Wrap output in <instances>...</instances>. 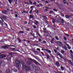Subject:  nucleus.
<instances>
[{
	"label": "nucleus",
	"mask_w": 73,
	"mask_h": 73,
	"mask_svg": "<svg viewBox=\"0 0 73 73\" xmlns=\"http://www.w3.org/2000/svg\"><path fill=\"white\" fill-rule=\"evenodd\" d=\"M25 4H29V3H28V2H25Z\"/></svg>",
	"instance_id": "obj_35"
},
{
	"label": "nucleus",
	"mask_w": 73,
	"mask_h": 73,
	"mask_svg": "<svg viewBox=\"0 0 73 73\" xmlns=\"http://www.w3.org/2000/svg\"><path fill=\"white\" fill-rule=\"evenodd\" d=\"M44 50H46V52H48L49 50L48 49H44Z\"/></svg>",
	"instance_id": "obj_34"
},
{
	"label": "nucleus",
	"mask_w": 73,
	"mask_h": 73,
	"mask_svg": "<svg viewBox=\"0 0 73 73\" xmlns=\"http://www.w3.org/2000/svg\"><path fill=\"white\" fill-rule=\"evenodd\" d=\"M11 53H12V54H16V53H15L14 52H10Z\"/></svg>",
	"instance_id": "obj_53"
},
{
	"label": "nucleus",
	"mask_w": 73,
	"mask_h": 73,
	"mask_svg": "<svg viewBox=\"0 0 73 73\" xmlns=\"http://www.w3.org/2000/svg\"><path fill=\"white\" fill-rule=\"evenodd\" d=\"M39 42H40L41 41V39L40 38H39Z\"/></svg>",
	"instance_id": "obj_47"
},
{
	"label": "nucleus",
	"mask_w": 73,
	"mask_h": 73,
	"mask_svg": "<svg viewBox=\"0 0 73 73\" xmlns=\"http://www.w3.org/2000/svg\"><path fill=\"white\" fill-rule=\"evenodd\" d=\"M35 53H36V54H38V52L36 51H35V52H34Z\"/></svg>",
	"instance_id": "obj_41"
},
{
	"label": "nucleus",
	"mask_w": 73,
	"mask_h": 73,
	"mask_svg": "<svg viewBox=\"0 0 73 73\" xmlns=\"http://www.w3.org/2000/svg\"><path fill=\"white\" fill-rule=\"evenodd\" d=\"M32 66H33V68H35V67H36V65H35V64H33L32 65Z\"/></svg>",
	"instance_id": "obj_30"
},
{
	"label": "nucleus",
	"mask_w": 73,
	"mask_h": 73,
	"mask_svg": "<svg viewBox=\"0 0 73 73\" xmlns=\"http://www.w3.org/2000/svg\"><path fill=\"white\" fill-rule=\"evenodd\" d=\"M29 60V61H33V62H34L35 64H38V65H41L38 62H37L36 60H34V59H32V58H30L28 59Z\"/></svg>",
	"instance_id": "obj_3"
},
{
	"label": "nucleus",
	"mask_w": 73,
	"mask_h": 73,
	"mask_svg": "<svg viewBox=\"0 0 73 73\" xmlns=\"http://www.w3.org/2000/svg\"><path fill=\"white\" fill-rule=\"evenodd\" d=\"M35 12L36 13H38V11L37 10H35Z\"/></svg>",
	"instance_id": "obj_29"
},
{
	"label": "nucleus",
	"mask_w": 73,
	"mask_h": 73,
	"mask_svg": "<svg viewBox=\"0 0 73 73\" xmlns=\"http://www.w3.org/2000/svg\"><path fill=\"white\" fill-rule=\"evenodd\" d=\"M52 23H53V24H54V21H55L53 19V20H52Z\"/></svg>",
	"instance_id": "obj_44"
},
{
	"label": "nucleus",
	"mask_w": 73,
	"mask_h": 73,
	"mask_svg": "<svg viewBox=\"0 0 73 73\" xmlns=\"http://www.w3.org/2000/svg\"><path fill=\"white\" fill-rule=\"evenodd\" d=\"M69 64H71V65L72 66H73V63L72 62H71V61H70L69 62Z\"/></svg>",
	"instance_id": "obj_13"
},
{
	"label": "nucleus",
	"mask_w": 73,
	"mask_h": 73,
	"mask_svg": "<svg viewBox=\"0 0 73 73\" xmlns=\"http://www.w3.org/2000/svg\"><path fill=\"white\" fill-rule=\"evenodd\" d=\"M59 56L61 58H62V59H64V57H63L62 56V55H60Z\"/></svg>",
	"instance_id": "obj_19"
},
{
	"label": "nucleus",
	"mask_w": 73,
	"mask_h": 73,
	"mask_svg": "<svg viewBox=\"0 0 73 73\" xmlns=\"http://www.w3.org/2000/svg\"><path fill=\"white\" fill-rule=\"evenodd\" d=\"M0 19H1L2 21V22H0V23H1V25H4V23H3H3H4V21H3V19L1 17Z\"/></svg>",
	"instance_id": "obj_9"
},
{
	"label": "nucleus",
	"mask_w": 73,
	"mask_h": 73,
	"mask_svg": "<svg viewBox=\"0 0 73 73\" xmlns=\"http://www.w3.org/2000/svg\"><path fill=\"white\" fill-rule=\"evenodd\" d=\"M17 39H18V40L19 41V42H21V40L18 37L17 38Z\"/></svg>",
	"instance_id": "obj_26"
},
{
	"label": "nucleus",
	"mask_w": 73,
	"mask_h": 73,
	"mask_svg": "<svg viewBox=\"0 0 73 73\" xmlns=\"http://www.w3.org/2000/svg\"><path fill=\"white\" fill-rule=\"evenodd\" d=\"M53 10L55 12H57L58 11V10L57 9H53Z\"/></svg>",
	"instance_id": "obj_27"
},
{
	"label": "nucleus",
	"mask_w": 73,
	"mask_h": 73,
	"mask_svg": "<svg viewBox=\"0 0 73 73\" xmlns=\"http://www.w3.org/2000/svg\"><path fill=\"white\" fill-rule=\"evenodd\" d=\"M18 15L17 14H15L16 17H17Z\"/></svg>",
	"instance_id": "obj_55"
},
{
	"label": "nucleus",
	"mask_w": 73,
	"mask_h": 73,
	"mask_svg": "<svg viewBox=\"0 0 73 73\" xmlns=\"http://www.w3.org/2000/svg\"><path fill=\"white\" fill-rule=\"evenodd\" d=\"M42 17H43L44 19H46V20H47L48 19V18H47L46 17L43 16Z\"/></svg>",
	"instance_id": "obj_20"
},
{
	"label": "nucleus",
	"mask_w": 73,
	"mask_h": 73,
	"mask_svg": "<svg viewBox=\"0 0 73 73\" xmlns=\"http://www.w3.org/2000/svg\"><path fill=\"white\" fill-rule=\"evenodd\" d=\"M33 27L34 28V29H36V25H33Z\"/></svg>",
	"instance_id": "obj_25"
},
{
	"label": "nucleus",
	"mask_w": 73,
	"mask_h": 73,
	"mask_svg": "<svg viewBox=\"0 0 73 73\" xmlns=\"http://www.w3.org/2000/svg\"><path fill=\"white\" fill-rule=\"evenodd\" d=\"M54 51L55 52V53H57V50H54Z\"/></svg>",
	"instance_id": "obj_48"
},
{
	"label": "nucleus",
	"mask_w": 73,
	"mask_h": 73,
	"mask_svg": "<svg viewBox=\"0 0 73 73\" xmlns=\"http://www.w3.org/2000/svg\"><path fill=\"white\" fill-rule=\"evenodd\" d=\"M60 41H57L56 42H55V43H56V44H57V45H59V42Z\"/></svg>",
	"instance_id": "obj_16"
},
{
	"label": "nucleus",
	"mask_w": 73,
	"mask_h": 73,
	"mask_svg": "<svg viewBox=\"0 0 73 73\" xmlns=\"http://www.w3.org/2000/svg\"><path fill=\"white\" fill-rule=\"evenodd\" d=\"M68 48L69 49H71V47H68Z\"/></svg>",
	"instance_id": "obj_56"
},
{
	"label": "nucleus",
	"mask_w": 73,
	"mask_h": 73,
	"mask_svg": "<svg viewBox=\"0 0 73 73\" xmlns=\"http://www.w3.org/2000/svg\"><path fill=\"white\" fill-rule=\"evenodd\" d=\"M46 8H47V9H49V7H46Z\"/></svg>",
	"instance_id": "obj_61"
},
{
	"label": "nucleus",
	"mask_w": 73,
	"mask_h": 73,
	"mask_svg": "<svg viewBox=\"0 0 73 73\" xmlns=\"http://www.w3.org/2000/svg\"><path fill=\"white\" fill-rule=\"evenodd\" d=\"M1 17L3 16V17H2V18L3 19H4V20H6L7 19V16H5L4 15H1Z\"/></svg>",
	"instance_id": "obj_7"
},
{
	"label": "nucleus",
	"mask_w": 73,
	"mask_h": 73,
	"mask_svg": "<svg viewBox=\"0 0 73 73\" xmlns=\"http://www.w3.org/2000/svg\"><path fill=\"white\" fill-rule=\"evenodd\" d=\"M24 31H19V33H24Z\"/></svg>",
	"instance_id": "obj_18"
},
{
	"label": "nucleus",
	"mask_w": 73,
	"mask_h": 73,
	"mask_svg": "<svg viewBox=\"0 0 73 73\" xmlns=\"http://www.w3.org/2000/svg\"><path fill=\"white\" fill-rule=\"evenodd\" d=\"M15 62L16 63V66H17L18 68V69L19 70H20V66L19 65H20V62L18 60H15Z\"/></svg>",
	"instance_id": "obj_2"
},
{
	"label": "nucleus",
	"mask_w": 73,
	"mask_h": 73,
	"mask_svg": "<svg viewBox=\"0 0 73 73\" xmlns=\"http://www.w3.org/2000/svg\"><path fill=\"white\" fill-rule=\"evenodd\" d=\"M54 38H53L50 41V42L51 44H53V42H54Z\"/></svg>",
	"instance_id": "obj_10"
},
{
	"label": "nucleus",
	"mask_w": 73,
	"mask_h": 73,
	"mask_svg": "<svg viewBox=\"0 0 73 73\" xmlns=\"http://www.w3.org/2000/svg\"><path fill=\"white\" fill-rule=\"evenodd\" d=\"M43 43H44V44H46V41H45V40H43Z\"/></svg>",
	"instance_id": "obj_37"
},
{
	"label": "nucleus",
	"mask_w": 73,
	"mask_h": 73,
	"mask_svg": "<svg viewBox=\"0 0 73 73\" xmlns=\"http://www.w3.org/2000/svg\"><path fill=\"white\" fill-rule=\"evenodd\" d=\"M67 46H68V47L70 46L69 45V44H67Z\"/></svg>",
	"instance_id": "obj_64"
},
{
	"label": "nucleus",
	"mask_w": 73,
	"mask_h": 73,
	"mask_svg": "<svg viewBox=\"0 0 73 73\" xmlns=\"http://www.w3.org/2000/svg\"><path fill=\"white\" fill-rule=\"evenodd\" d=\"M30 18H31V19L33 18V16H32V15H30Z\"/></svg>",
	"instance_id": "obj_32"
},
{
	"label": "nucleus",
	"mask_w": 73,
	"mask_h": 73,
	"mask_svg": "<svg viewBox=\"0 0 73 73\" xmlns=\"http://www.w3.org/2000/svg\"><path fill=\"white\" fill-rule=\"evenodd\" d=\"M45 11H47V12H48V11H49V10H48V9H46L45 10Z\"/></svg>",
	"instance_id": "obj_57"
},
{
	"label": "nucleus",
	"mask_w": 73,
	"mask_h": 73,
	"mask_svg": "<svg viewBox=\"0 0 73 73\" xmlns=\"http://www.w3.org/2000/svg\"><path fill=\"white\" fill-rule=\"evenodd\" d=\"M55 38H56V39L57 40H58L59 39L58 38H57V36L55 37Z\"/></svg>",
	"instance_id": "obj_33"
},
{
	"label": "nucleus",
	"mask_w": 73,
	"mask_h": 73,
	"mask_svg": "<svg viewBox=\"0 0 73 73\" xmlns=\"http://www.w3.org/2000/svg\"><path fill=\"white\" fill-rule=\"evenodd\" d=\"M62 45V42H61L59 41V45Z\"/></svg>",
	"instance_id": "obj_22"
},
{
	"label": "nucleus",
	"mask_w": 73,
	"mask_h": 73,
	"mask_svg": "<svg viewBox=\"0 0 73 73\" xmlns=\"http://www.w3.org/2000/svg\"><path fill=\"white\" fill-rule=\"evenodd\" d=\"M31 9H33V6H32L31 7Z\"/></svg>",
	"instance_id": "obj_63"
},
{
	"label": "nucleus",
	"mask_w": 73,
	"mask_h": 73,
	"mask_svg": "<svg viewBox=\"0 0 73 73\" xmlns=\"http://www.w3.org/2000/svg\"><path fill=\"white\" fill-rule=\"evenodd\" d=\"M30 4H32L33 3L32 2V1H30Z\"/></svg>",
	"instance_id": "obj_60"
},
{
	"label": "nucleus",
	"mask_w": 73,
	"mask_h": 73,
	"mask_svg": "<svg viewBox=\"0 0 73 73\" xmlns=\"http://www.w3.org/2000/svg\"><path fill=\"white\" fill-rule=\"evenodd\" d=\"M7 72H9V70L8 69H7L6 70Z\"/></svg>",
	"instance_id": "obj_42"
},
{
	"label": "nucleus",
	"mask_w": 73,
	"mask_h": 73,
	"mask_svg": "<svg viewBox=\"0 0 73 73\" xmlns=\"http://www.w3.org/2000/svg\"><path fill=\"white\" fill-rule=\"evenodd\" d=\"M27 64L28 65H31L32 63V62L28 61L27 62Z\"/></svg>",
	"instance_id": "obj_6"
},
{
	"label": "nucleus",
	"mask_w": 73,
	"mask_h": 73,
	"mask_svg": "<svg viewBox=\"0 0 73 73\" xmlns=\"http://www.w3.org/2000/svg\"><path fill=\"white\" fill-rule=\"evenodd\" d=\"M61 53H62V54H64L65 53V52H64V51L63 50H61Z\"/></svg>",
	"instance_id": "obj_14"
},
{
	"label": "nucleus",
	"mask_w": 73,
	"mask_h": 73,
	"mask_svg": "<svg viewBox=\"0 0 73 73\" xmlns=\"http://www.w3.org/2000/svg\"><path fill=\"white\" fill-rule=\"evenodd\" d=\"M24 24H27V21H25L24 22Z\"/></svg>",
	"instance_id": "obj_52"
},
{
	"label": "nucleus",
	"mask_w": 73,
	"mask_h": 73,
	"mask_svg": "<svg viewBox=\"0 0 73 73\" xmlns=\"http://www.w3.org/2000/svg\"><path fill=\"white\" fill-rule=\"evenodd\" d=\"M32 11H33V10L31 9L29 12L30 13H31L32 12Z\"/></svg>",
	"instance_id": "obj_36"
},
{
	"label": "nucleus",
	"mask_w": 73,
	"mask_h": 73,
	"mask_svg": "<svg viewBox=\"0 0 73 73\" xmlns=\"http://www.w3.org/2000/svg\"><path fill=\"white\" fill-rule=\"evenodd\" d=\"M12 70H13L14 72H17L18 71L16 69H14Z\"/></svg>",
	"instance_id": "obj_11"
},
{
	"label": "nucleus",
	"mask_w": 73,
	"mask_h": 73,
	"mask_svg": "<svg viewBox=\"0 0 73 73\" xmlns=\"http://www.w3.org/2000/svg\"><path fill=\"white\" fill-rule=\"evenodd\" d=\"M60 68H61L62 70H63L64 69V68L62 66H61L60 67Z\"/></svg>",
	"instance_id": "obj_23"
},
{
	"label": "nucleus",
	"mask_w": 73,
	"mask_h": 73,
	"mask_svg": "<svg viewBox=\"0 0 73 73\" xmlns=\"http://www.w3.org/2000/svg\"><path fill=\"white\" fill-rule=\"evenodd\" d=\"M57 56H60V55H61L60 54V53H58L57 54Z\"/></svg>",
	"instance_id": "obj_38"
},
{
	"label": "nucleus",
	"mask_w": 73,
	"mask_h": 73,
	"mask_svg": "<svg viewBox=\"0 0 73 73\" xmlns=\"http://www.w3.org/2000/svg\"><path fill=\"white\" fill-rule=\"evenodd\" d=\"M6 57V55L5 54H2L0 56V58L2 59L3 58H5Z\"/></svg>",
	"instance_id": "obj_4"
},
{
	"label": "nucleus",
	"mask_w": 73,
	"mask_h": 73,
	"mask_svg": "<svg viewBox=\"0 0 73 73\" xmlns=\"http://www.w3.org/2000/svg\"><path fill=\"white\" fill-rule=\"evenodd\" d=\"M60 15H61V16H62L63 17H64V15L62 13H60Z\"/></svg>",
	"instance_id": "obj_28"
},
{
	"label": "nucleus",
	"mask_w": 73,
	"mask_h": 73,
	"mask_svg": "<svg viewBox=\"0 0 73 73\" xmlns=\"http://www.w3.org/2000/svg\"><path fill=\"white\" fill-rule=\"evenodd\" d=\"M65 35L66 36V35H67V37H68V36H69V35H67V34H65Z\"/></svg>",
	"instance_id": "obj_51"
},
{
	"label": "nucleus",
	"mask_w": 73,
	"mask_h": 73,
	"mask_svg": "<svg viewBox=\"0 0 73 73\" xmlns=\"http://www.w3.org/2000/svg\"><path fill=\"white\" fill-rule=\"evenodd\" d=\"M63 48L66 50H67V48H66V46H65L63 47Z\"/></svg>",
	"instance_id": "obj_15"
},
{
	"label": "nucleus",
	"mask_w": 73,
	"mask_h": 73,
	"mask_svg": "<svg viewBox=\"0 0 73 73\" xmlns=\"http://www.w3.org/2000/svg\"><path fill=\"white\" fill-rule=\"evenodd\" d=\"M37 7H40V5H37Z\"/></svg>",
	"instance_id": "obj_62"
},
{
	"label": "nucleus",
	"mask_w": 73,
	"mask_h": 73,
	"mask_svg": "<svg viewBox=\"0 0 73 73\" xmlns=\"http://www.w3.org/2000/svg\"><path fill=\"white\" fill-rule=\"evenodd\" d=\"M38 21H37V22H36L35 23V24L36 25H37V24H38Z\"/></svg>",
	"instance_id": "obj_24"
},
{
	"label": "nucleus",
	"mask_w": 73,
	"mask_h": 73,
	"mask_svg": "<svg viewBox=\"0 0 73 73\" xmlns=\"http://www.w3.org/2000/svg\"><path fill=\"white\" fill-rule=\"evenodd\" d=\"M40 6H42V5L41 3L39 4Z\"/></svg>",
	"instance_id": "obj_54"
},
{
	"label": "nucleus",
	"mask_w": 73,
	"mask_h": 73,
	"mask_svg": "<svg viewBox=\"0 0 73 73\" xmlns=\"http://www.w3.org/2000/svg\"><path fill=\"white\" fill-rule=\"evenodd\" d=\"M41 54H42V55H44V53H43V52H41Z\"/></svg>",
	"instance_id": "obj_58"
},
{
	"label": "nucleus",
	"mask_w": 73,
	"mask_h": 73,
	"mask_svg": "<svg viewBox=\"0 0 73 73\" xmlns=\"http://www.w3.org/2000/svg\"><path fill=\"white\" fill-rule=\"evenodd\" d=\"M3 48V49H8V46H4Z\"/></svg>",
	"instance_id": "obj_12"
},
{
	"label": "nucleus",
	"mask_w": 73,
	"mask_h": 73,
	"mask_svg": "<svg viewBox=\"0 0 73 73\" xmlns=\"http://www.w3.org/2000/svg\"><path fill=\"white\" fill-rule=\"evenodd\" d=\"M64 39L65 41H66V38L65 37H64Z\"/></svg>",
	"instance_id": "obj_45"
},
{
	"label": "nucleus",
	"mask_w": 73,
	"mask_h": 73,
	"mask_svg": "<svg viewBox=\"0 0 73 73\" xmlns=\"http://www.w3.org/2000/svg\"><path fill=\"white\" fill-rule=\"evenodd\" d=\"M53 12V11H50V14H51V13H52Z\"/></svg>",
	"instance_id": "obj_49"
},
{
	"label": "nucleus",
	"mask_w": 73,
	"mask_h": 73,
	"mask_svg": "<svg viewBox=\"0 0 73 73\" xmlns=\"http://www.w3.org/2000/svg\"><path fill=\"white\" fill-rule=\"evenodd\" d=\"M36 50H39V51H40V48H37Z\"/></svg>",
	"instance_id": "obj_50"
},
{
	"label": "nucleus",
	"mask_w": 73,
	"mask_h": 73,
	"mask_svg": "<svg viewBox=\"0 0 73 73\" xmlns=\"http://www.w3.org/2000/svg\"><path fill=\"white\" fill-rule=\"evenodd\" d=\"M7 11L6 10H3L2 11V13H3V14H5V15H6V14H7Z\"/></svg>",
	"instance_id": "obj_8"
},
{
	"label": "nucleus",
	"mask_w": 73,
	"mask_h": 73,
	"mask_svg": "<svg viewBox=\"0 0 73 73\" xmlns=\"http://www.w3.org/2000/svg\"><path fill=\"white\" fill-rule=\"evenodd\" d=\"M46 56H47V58H48V59H49L50 58V57L48 55H47Z\"/></svg>",
	"instance_id": "obj_31"
},
{
	"label": "nucleus",
	"mask_w": 73,
	"mask_h": 73,
	"mask_svg": "<svg viewBox=\"0 0 73 73\" xmlns=\"http://www.w3.org/2000/svg\"><path fill=\"white\" fill-rule=\"evenodd\" d=\"M36 2H35V3H33V4H34L35 5H36Z\"/></svg>",
	"instance_id": "obj_46"
},
{
	"label": "nucleus",
	"mask_w": 73,
	"mask_h": 73,
	"mask_svg": "<svg viewBox=\"0 0 73 73\" xmlns=\"http://www.w3.org/2000/svg\"><path fill=\"white\" fill-rule=\"evenodd\" d=\"M43 32H44V33H46V30L45 29H44Z\"/></svg>",
	"instance_id": "obj_40"
},
{
	"label": "nucleus",
	"mask_w": 73,
	"mask_h": 73,
	"mask_svg": "<svg viewBox=\"0 0 73 73\" xmlns=\"http://www.w3.org/2000/svg\"><path fill=\"white\" fill-rule=\"evenodd\" d=\"M8 1L9 2V3H10V4H12V0H9Z\"/></svg>",
	"instance_id": "obj_21"
},
{
	"label": "nucleus",
	"mask_w": 73,
	"mask_h": 73,
	"mask_svg": "<svg viewBox=\"0 0 73 73\" xmlns=\"http://www.w3.org/2000/svg\"><path fill=\"white\" fill-rule=\"evenodd\" d=\"M48 53H51V51L50 50H48Z\"/></svg>",
	"instance_id": "obj_43"
},
{
	"label": "nucleus",
	"mask_w": 73,
	"mask_h": 73,
	"mask_svg": "<svg viewBox=\"0 0 73 73\" xmlns=\"http://www.w3.org/2000/svg\"><path fill=\"white\" fill-rule=\"evenodd\" d=\"M55 64H56V65L57 66V67H59L60 66V64H59V62H56L55 63Z\"/></svg>",
	"instance_id": "obj_5"
},
{
	"label": "nucleus",
	"mask_w": 73,
	"mask_h": 73,
	"mask_svg": "<svg viewBox=\"0 0 73 73\" xmlns=\"http://www.w3.org/2000/svg\"><path fill=\"white\" fill-rule=\"evenodd\" d=\"M42 1H43V2H45V0H42Z\"/></svg>",
	"instance_id": "obj_59"
},
{
	"label": "nucleus",
	"mask_w": 73,
	"mask_h": 73,
	"mask_svg": "<svg viewBox=\"0 0 73 73\" xmlns=\"http://www.w3.org/2000/svg\"><path fill=\"white\" fill-rule=\"evenodd\" d=\"M62 23H63L64 22V19H62Z\"/></svg>",
	"instance_id": "obj_39"
},
{
	"label": "nucleus",
	"mask_w": 73,
	"mask_h": 73,
	"mask_svg": "<svg viewBox=\"0 0 73 73\" xmlns=\"http://www.w3.org/2000/svg\"><path fill=\"white\" fill-rule=\"evenodd\" d=\"M65 16L66 18V19H69L70 17V16L66 15Z\"/></svg>",
	"instance_id": "obj_17"
},
{
	"label": "nucleus",
	"mask_w": 73,
	"mask_h": 73,
	"mask_svg": "<svg viewBox=\"0 0 73 73\" xmlns=\"http://www.w3.org/2000/svg\"><path fill=\"white\" fill-rule=\"evenodd\" d=\"M21 64L22 65V68L23 69H25V70L26 71H28V70H31V68L28 66H26L25 64L24 63V62L23 61L21 62Z\"/></svg>",
	"instance_id": "obj_1"
}]
</instances>
